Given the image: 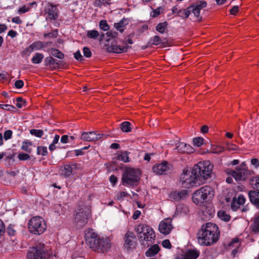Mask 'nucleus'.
Returning <instances> with one entry per match:
<instances>
[{
	"instance_id": "1",
	"label": "nucleus",
	"mask_w": 259,
	"mask_h": 259,
	"mask_svg": "<svg viewBox=\"0 0 259 259\" xmlns=\"http://www.w3.org/2000/svg\"><path fill=\"white\" fill-rule=\"evenodd\" d=\"M220 237L217 225L212 223L203 224L197 233V241L200 245L210 246L216 243Z\"/></svg>"
},
{
	"instance_id": "2",
	"label": "nucleus",
	"mask_w": 259,
	"mask_h": 259,
	"mask_svg": "<svg viewBox=\"0 0 259 259\" xmlns=\"http://www.w3.org/2000/svg\"><path fill=\"white\" fill-rule=\"evenodd\" d=\"M86 241L91 248L98 252L104 253L107 252L111 247L109 238L107 237H98L94 233L92 234L90 237L87 236Z\"/></svg>"
},
{
	"instance_id": "3",
	"label": "nucleus",
	"mask_w": 259,
	"mask_h": 259,
	"mask_svg": "<svg viewBox=\"0 0 259 259\" xmlns=\"http://www.w3.org/2000/svg\"><path fill=\"white\" fill-rule=\"evenodd\" d=\"M193 173L196 175L201 182L210 178L213 168V165L209 161H201L193 166Z\"/></svg>"
},
{
	"instance_id": "4",
	"label": "nucleus",
	"mask_w": 259,
	"mask_h": 259,
	"mask_svg": "<svg viewBox=\"0 0 259 259\" xmlns=\"http://www.w3.org/2000/svg\"><path fill=\"white\" fill-rule=\"evenodd\" d=\"M138 233L140 241L145 245L146 242L149 245L153 243L155 238V234L153 229L146 224H140L136 228Z\"/></svg>"
},
{
	"instance_id": "5",
	"label": "nucleus",
	"mask_w": 259,
	"mask_h": 259,
	"mask_svg": "<svg viewBox=\"0 0 259 259\" xmlns=\"http://www.w3.org/2000/svg\"><path fill=\"white\" fill-rule=\"evenodd\" d=\"M214 191L209 186H204L195 191L192 194L193 202L197 205L203 203L207 199H211L214 196Z\"/></svg>"
},
{
	"instance_id": "6",
	"label": "nucleus",
	"mask_w": 259,
	"mask_h": 259,
	"mask_svg": "<svg viewBox=\"0 0 259 259\" xmlns=\"http://www.w3.org/2000/svg\"><path fill=\"white\" fill-rule=\"evenodd\" d=\"M180 183L183 188H190L201 184L196 175L193 173V168L191 171L184 169L180 176Z\"/></svg>"
},
{
	"instance_id": "7",
	"label": "nucleus",
	"mask_w": 259,
	"mask_h": 259,
	"mask_svg": "<svg viewBox=\"0 0 259 259\" xmlns=\"http://www.w3.org/2000/svg\"><path fill=\"white\" fill-rule=\"evenodd\" d=\"M141 173L138 169L128 168L124 172L122 177V182L124 185L137 186L140 179Z\"/></svg>"
},
{
	"instance_id": "8",
	"label": "nucleus",
	"mask_w": 259,
	"mask_h": 259,
	"mask_svg": "<svg viewBox=\"0 0 259 259\" xmlns=\"http://www.w3.org/2000/svg\"><path fill=\"white\" fill-rule=\"evenodd\" d=\"M28 228L30 233L40 235L47 228V225L44 219L40 217H34L29 221Z\"/></svg>"
},
{
	"instance_id": "9",
	"label": "nucleus",
	"mask_w": 259,
	"mask_h": 259,
	"mask_svg": "<svg viewBox=\"0 0 259 259\" xmlns=\"http://www.w3.org/2000/svg\"><path fill=\"white\" fill-rule=\"evenodd\" d=\"M44 244H40L32 247L27 253L28 259H48L50 254L45 250Z\"/></svg>"
},
{
	"instance_id": "10",
	"label": "nucleus",
	"mask_w": 259,
	"mask_h": 259,
	"mask_svg": "<svg viewBox=\"0 0 259 259\" xmlns=\"http://www.w3.org/2000/svg\"><path fill=\"white\" fill-rule=\"evenodd\" d=\"M89 212L85 207L77 208L74 217V223L77 228H81L88 223Z\"/></svg>"
},
{
	"instance_id": "11",
	"label": "nucleus",
	"mask_w": 259,
	"mask_h": 259,
	"mask_svg": "<svg viewBox=\"0 0 259 259\" xmlns=\"http://www.w3.org/2000/svg\"><path fill=\"white\" fill-rule=\"evenodd\" d=\"M153 172L158 175H166L170 173L172 169V165L166 161L157 163L152 167Z\"/></svg>"
},
{
	"instance_id": "12",
	"label": "nucleus",
	"mask_w": 259,
	"mask_h": 259,
	"mask_svg": "<svg viewBox=\"0 0 259 259\" xmlns=\"http://www.w3.org/2000/svg\"><path fill=\"white\" fill-rule=\"evenodd\" d=\"M103 137L105 138H107V136L104 134H98L96 132H83L81 136V139L85 141H97Z\"/></svg>"
},
{
	"instance_id": "13",
	"label": "nucleus",
	"mask_w": 259,
	"mask_h": 259,
	"mask_svg": "<svg viewBox=\"0 0 259 259\" xmlns=\"http://www.w3.org/2000/svg\"><path fill=\"white\" fill-rule=\"evenodd\" d=\"M171 222L172 220L170 218H166L162 220L159 225V232L165 235L168 234L173 228Z\"/></svg>"
},
{
	"instance_id": "14",
	"label": "nucleus",
	"mask_w": 259,
	"mask_h": 259,
	"mask_svg": "<svg viewBox=\"0 0 259 259\" xmlns=\"http://www.w3.org/2000/svg\"><path fill=\"white\" fill-rule=\"evenodd\" d=\"M231 174L236 181H244L249 174V171L245 168L237 167L236 170L231 171Z\"/></svg>"
},
{
	"instance_id": "15",
	"label": "nucleus",
	"mask_w": 259,
	"mask_h": 259,
	"mask_svg": "<svg viewBox=\"0 0 259 259\" xmlns=\"http://www.w3.org/2000/svg\"><path fill=\"white\" fill-rule=\"evenodd\" d=\"M78 168L79 164L76 163L65 164L62 168V174L65 178H68L72 174L73 170H76Z\"/></svg>"
},
{
	"instance_id": "16",
	"label": "nucleus",
	"mask_w": 259,
	"mask_h": 259,
	"mask_svg": "<svg viewBox=\"0 0 259 259\" xmlns=\"http://www.w3.org/2000/svg\"><path fill=\"white\" fill-rule=\"evenodd\" d=\"M125 242L124 246L127 249L134 248L135 246L136 238L134 234L131 232H127L125 235Z\"/></svg>"
},
{
	"instance_id": "17",
	"label": "nucleus",
	"mask_w": 259,
	"mask_h": 259,
	"mask_svg": "<svg viewBox=\"0 0 259 259\" xmlns=\"http://www.w3.org/2000/svg\"><path fill=\"white\" fill-rule=\"evenodd\" d=\"M124 46H120L116 45H112L108 47L107 50L108 52L114 53H122L126 52L127 50L131 47L126 45V42H124Z\"/></svg>"
},
{
	"instance_id": "18",
	"label": "nucleus",
	"mask_w": 259,
	"mask_h": 259,
	"mask_svg": "<svg viewBox=\"0 0 259 259\" xmlns=\"http://www.w3.org/2000/svg\"><path fill=\"white\" fill-rule=\"evenodd\" d=\"M46 19L51 20H55L58 17L57 9L56 6L51 5L50 6L46 9Z\"/></svg>"
},
{
	"instance_id": "19",
	"label": "nucleus",
	"mask_w": 259,
	"mask_h": 259,
	"mask_svg": "<svg viewBox=\"0 0 259 259\" xmlns=\"http://www.w3.org/2000/svg\"><path fill=\"white\" fill-rule=\"evenodd\" d=\"M188 190H186L172 192L170 194L169 197L175 201H178L186 198L188 195Z\"/></svg>"
},
{
	"instance_id": "20",
	"label": "nucleus",
	"mask_w": 259,
	"mask_h": 259,
	"mask_svg": "<svg viewBox=\"0 0 259 259\" xmlns=\"http://www.w3.org/2000/svg\"><path fill=\"white\" fill-rule=\"evenodd\" d=\"M176 149L179 153H192L194 151V148L190 145L184 142H179L177 145Z\"/></svg>"
},
{
	"instance_id": "21",
	"label": "nucleus",
	"mask_w": 259,
	"mask_h": 259,
	"mask_svg": "<svg viewBox=\"0 0 259 259\" xmlns=\"http://www.w3.org/2000/svg\"><path fill=\"white\" fill-rule=\"evenodd\" d=\"M47 44L44 42L37 41L32 43L28 48H27L25 52L26 53H31L34 51L40 50L46 46Z\"/></svg>"
},
{
	"instance_id": "22",
	"label": "nucleus",
	"mask_w": 259,
	"mask_h": 259,
	"mask_svg": "<svg viewBox=\"0 0 259 259\" xmlns=\"http://www.w3.org/2000/svg\"><path fill=\"white\" fill-rule=\"evenodd\" d=\"M245 202V198L242 195H239L237 197H234L233 198L231 203V208L233 211H236L239 208V206L236 205L237 203L239 205H242Z\"/></svg>"
},
{
	"instance_id": "23",
	"label": "nucleus",
	"mask_w": 259,
	"mask_h": 259,
	"mask_svg": "<svg viewBox=\"0 0 259 259\" xmlns=\"http://www.w3.org/2000/svg\"><path fill=\"white\" fill-rule=\"evenodd\" d=\"M250 201L257 208H259V192L250 191L248 193Z\"/></svg>"
},
{
	"instance_id": "24",
	"label": "nucleus",
	"mask_w": 259,
	"mask_h": 259,
	"mask_svg": "<svg viewBox=\"0 0 259 259\" xmlns=\"http://www.w3.org/2000/svg\"><path fill=\"white\" fill-rule=\"evenodd\" d=\"M199 254V251L196 249H189L184 254L183 259H196Z\"/></svg>"
},
{
	"instance_id": "25",
	"label": "nucleus",
	"mask_w": 259,
	"mask_h": 259,
	"mask_svg": "<svg viewBox=\"0 0 259 259\" xmlns=\"http://www.w3.org/2000/svg\"><path fill=\"white\" fill-rule=\"evenodd\" d=\"M45 63L46 65L50 66L53 69L57 68L60 65V62L59 61H57L56 59L51 56L46 58Z\"/></svg>"
},
{
	"instance_id": "26",
	"label": "nucleus",
	"mask_w": 259,
	"mask_h": 259,
	"mask_svg": "<svg viewBox=\"0 0 259 259\" xmlns=\"http://www.w3.org/2000/svg\"><path fill=\"white\" fill-rule=\"evenodd\" d=\"M160 248L157 244H154L149 248L145 254L148 257L153 256L156 255L159 251Z\"/></svg>"
},
{
	"instance_id": "27",
	"label": "nucleus",
	"mask_w": 259,
	"mask_h": 259,
	"mask_svg": "<svg viewBox=\"0 0 259 259\" xmlns=\"http://www.w3.org/2000/svg\"><path fill=\"white\" fill-rule=\"evenodd\" d=\"M128 23V20L126 19H122L118 23L114 24L115 28L122 32L123 31L125 26Z\"/></svg>"
},
{
	"instance_id": "28",
	"label": "nucleus",
	"mask_w": 259,
	"mask_h": 259,
	"mask_svg": "<svg viewBox=\"0 0 259 259\" xmlns=\"http://www.w3.org/2000/svg\"><path fill=\"white\" fill-rule=\"evenodd\" d=\"M130 154V153L127 151H122L118 155L117 159L125 163L129 162L131 161L129 157Z\"/></svg>"
},
{
	"instance_id": "29",
	"label": "nucleus",
	"mask_w": 259,
	"mask_h": 259,
	"mask_svg": "<svg viewBox=\"0 0 259 259\" xmlns=\"http://www.w3.org/2000/svg\"><path fill=\"white\" fill-rule=\"evenodd\" d=\"M214 211L213 210H207V208L203 210L201 212V219L203 220H210L213 216Z\"/></svg>"
},
{
	"instance_id": "30",
	"label": "nucleus",
	"mask_w": 259,
	"mask_h": 259,
	"mask_svg": "<svg viewBox=\"0 0 259 259\" xmlns=\"http://www.w3.org/2000/svg\"><path fill=\"white\" fill-rule=\"evenodd\" d=\"M233 245H234L235 248L232 250V254L235 256L238 252V248L240 245L239 239L238 238H234L228 244V246L230 247Z\"/></svg>"
},
{
	"instance_id": "31",
	"label": "nucleus",
	"mask_w": 259,
	"mask_h": 259,
	"mask_svg": "<svg viewBox=\"0 0 259 259\" xmlns=\"http://www.w3.org/2000/svg\"><path fill=\"white\" fill-rule=\"evenodd\" d=\"M50 53L52 56L60 59H62L64 57V54L57 49H51Z\"/></svg>"
},
{
	"instance_id": "32",
	"label": "nucleus",
	"mask_w": 259,
	"mask_h": 259,
	"mask_svg": "<svg viewBox=\"0 0 259 259\" xmlns=\"http://www.w3.org/2000/svg\"><path fill=\"white\" fill-rule=\"evenodd\" d=\"M120 129L123 132L128 133L131 131V123L128 121H124L121 123Z\"/></svg>"
},
{
	"instance_id": "33",
	"label": "nucleus",
	"mask_w": 259,
	"mask_h": 259,
	"mask_svg": "<svg viewBox=\"0 0 259 259\" xmlns=\"http://www.w3.org/2000/svg\"><path fill=\"white\" fill-rule=\"evenodd\" d=\"M44 58V55L42 54L36 53L31 59V61L34 64H39L42 62Z\"/></svg>"
},
{
	"instance_id": "34",
	"label": "nucleus",
	"mask_w": 259,
	"mask_h": 259,
	"mask_svg": "<svg viewBox=\"0 0 259 259\" xmlns=\"http://www.w3.org/2000/svg\"><path fill=\"white\" fill-rule=\"evenodd\" d=\"M218 217L222 220L228 222L230 220L231 217L224 211H219L218 212Z\"/></svg>"
},
{
	"instance_id": "35",
	"label": "nucleus",
	"mask_w": 259,
	"mask_h": 259,
	"mask_svg": "<svg viewBox=\"0 0 259 259\" xmlns=\"http://www.w3.org/2000/svg\"><path fill=\"white\" fill-rule=\"evenodd\" d=\"M34 5H36V3L35 2L30 3L28 6L24 5L22 7L20 8L18 10V12L19 14H23L28 11H29L30 9V6H33Z\"/></svg>"
},
{
	"instance_id": "36",
	"label": "nucleus",
	"mask_w": 259,
	"mask_h": 259,
	"mask_svg": "<svg viewBox=\"0 0 259 259\" xmlns=\"http://www.w3.org/2000/svg\"><path fill=\"white\" fill-rule=\"evenodd\" d=\"M190 11L189 7L187 9L179 10L178 11V16L183 18H187L190 15Z\"/></svg>"
},
{
	"instance_id": "37",
	"label": "nucleus",
	"mask_w": 259,
	"mask_h": 259,
	"mask_svg": "<svg viewBox=\"0 0 259 259\" xmlns=\"http://www.w3.org/2000/svg\"><path fill=\"white\" fill-rule=\"evenodd\" d=\"M167 26V23L166 22L160 23L156 26V30L159 33H163Z\"/></svg>"
},
{
	"instance_id": "38",
	"label": "nucleus",
	"mask_w": 259,
	"mask_h": 259,
	"mask_svg": "<svg viewBox=\"0 0 259 259\" xmlns=\"http://www.w3.org/2000/svg\"><path fill=\"white\" fill-rule=\"evenodd\" d=\"M87 36L90 38L97 39L99 36V33L96 30H89L87 31Z\"/></svg>"
},
{
	"instance_id": "39",
	"label": "nucleus",
	"mask_w": 259,
	"mask_h": 259,
	"mask_svg": "<svg viewBox=\"0 0 259 259\" xmlns=\"http://www.w3.org/2000/svg\"><path fill=\"white\" fill-rule=\"evenodd\" d=\"M189 9L190 13H191V12H192L194 14V16L196 17L199 16L200 9H199L198 7L195 6L194 5H193L189 7Z\"/></svg>"
},
{
	"instance_id": "40",
	"label": "nucleus",
	"mask_w": 259,
	"mask_h": 259,
	"mask_svg": "<svg viewBox=\"0 0 259 259\" xmlns=\"http://www.w3.org/2000/svg\"><path fill=\"white\" fill-rule=\"evenodd\" d=\"M31 145V143L30 142L24 141L22 143V145L21 146V149L27 152L28 153H31V149L30 148V146Z\"/></svg>"
},
{
	"instance_id": "41",
	"label": "nucleus",
	"mask_w": 259,
	"mask_h": 259,
	"mask_svg": "<svg viewBox=\"0 0 259 259\" xmlns=\"http://www.w3.org/2000/svg\"><path fill=\"white\" fill-rule=\"evenodd\" d=\"M47 148L46 147L38 146L37 148V154L45 156L47 154Z\"/></svg>"
},
{
	"instance_id": "42",
	"label": "nucleus",
	"mask_w": 259,
	"mask_h": 259,
	"mask_svg": "<svg viewBox=\"0 0 259 259\" xmlns=\"http://www.w3.org/2000/svg\"><path fill=\"white\" fill-rule=\"evenodd\" d=\"M30 133L32 135H34L35 137L40 138L43 135L44 132H43V131H42L41 130L33 129V130H30Z\"/></svg>"
},
{
	"instance_id": "43",
	"label": "nucleus",
	"mask_w": 259,
	"mask_h": 259,
	"mask_svg": "<svg viewBox=\"0 0 259 259\" xmlns=\"http://www.w3.org/2000/svg\"><path fill=\"white\" fill-rule=\"evenodd\" d=\"M99 27L103 31H107L109 29V25L106 20H101L99 22Z\"/></svg>"
},
{
	"instance_id": "44",
	"label": "nucleus",
	"mask_w": 259,
	"mask_h": 259,
	"mask_svg": "<svg viewBox=\"0 0 259 259\" xmlns=\"http://www.w3.org/2000/svg\"><path fill=\"white\" fill-rule=\"evenodd\" d=\"M150 42L152 45L157 46L161 44V38L158 36L156 35L153 37H151L150 39Z\"/></svg>"
},
{
	"instance_id": "45",
	"label": "nucleus",
	"mask_w": 259,
	"mask_h": 259,
	"mask_svg": "<svg viewBox=\"0 0 259 259\" xmlns=\"http://www.w3.org/2000/svg\"><path fill=\"white\" fill-rule=\"evenodd\" d=\"M251 184L253 188L259 191V177H254L251 179Z\"/></svg>"
},
{
	"instance_id": "46",
	"label": "nucleus",
	"mask_w": 259,
	"mask_h": 259,
	"mask_svg": "<svg viewBox=\"0 0 259 259\" xmlns=\"http://www.w3.org/2000/svg\"><path fill=\"white\" fill-rule=\"evenodd\" d=\"M203 139L201 137H196L193 139V142L195 146L197 147L201 146L203 143Z\"/></svg>"
},
{
	"instance_id": "47",
	"label": "nucleus",
	"mask_w": 259,
	"mask_h": 259,
	"mask_svg": "<svg viewBox=\"0 0 259 259\" xmlns=\"http://www.w3.org/2000/svg\"><path fill=\"white\" fill-rule=\"evenodd\" d=\"M25 104L26 101L24 100H23L22 98L19 97L16 99V106L18 108H21L23 107V106H24Z\"/></svg>"
},
{
	"instance_id": "48",
	"label": "nucleus",
	"mask_w": 259,
	"mask_h": 259,
	"mask_svg": "<svg viewBox=\"0 0 259 259\" xmlns=\"http://www.w3.org/2000/svg\"><path fill=\"white\" fill-rule=\"evenodd\" d=\"M58 33V29L52 31L51 32L47 33L44 34L45 37H48L50 38H56L57 37Z\"/></svg>"
},
{
	"instance_id": "49",
	"label": "nucleus",
	"mask_w": 259,
	"mask_h": 259,
	"mask_svg": "<svg viewBox=\"0 0 259 259\" xmlns=\"http://www.w3.org/2000/svg\"><path fill=\"white\" fill-rule=\"evenodd\" d=\"M18 158L20 160H26L30 159V157L27 153H20L18 155Z\"/></svg>"
},
{
	"instance_id": "50",
	"label": "nucleus",
	"mask_w": 259,
	"mask_h": 259,
	"mask_svg": "<svg viewBox=\"0 0 259 259\" xmlns=\"http://www.w3.org/2000/svg\"><path fill=\"white\" fill-rule=\"evenodd\" d=\"M253 231L256 232H259V215L255 218L254 220Z\"/></svg>"
},
{
	"instance_id": "51",
	"label": "nucleus",
	"mask_w": 259,
	"mask_h": 259,
	"mask_svg": "<svg viewBox=\"0 0 259 259\" xmlns=\"http://www.w3.org/2000/svg\"><path fill=\"white\" fill-rule=\"evenodd\" d=\"M194 5L201 10L206 6L207 3L204 1H200L197 2Z\"/></svg>"
},
{
	"instance_id": "52",
	"label": "nucleus",
	"mask_w": 259,
	"mask_h": 259,
	"mask_svg": "<svg viewBox=\"0 0 259 259\" xmlns=\"http://www.w3.org/2000/svg\"><path fill=\"white\" fill-rule=\"evenodd\" d=\"M13 132L11 130H7L4 134V138L5 140H8L12 138Z\"/></svg>"
},
{
	"instance_id": "53",
	"label": "nucleus",
	"mask_w": 259,
	"mask_h": 259,
	"mask_svg": "<svg viewBox=\"0 0 259 259\" xmlns=\"http://www.w3.org/2000/svg\"><path fill=\"white\" fill-rule=\"evenodd\" d=\"M83 55L87 58H90L92 56V53L90 49L88 47H84L83 48Z\"/></svg>"
},
{
	"instance_id": "54",
	"label": "nucleus",
	"mask_w": 259,
	"mask_h": 259,
	"mask_svg": "<svg viewBox=\"0 0 259 259\" xmlns=\"http://www.w3.org/2000/svg\"><path fill=\"white\" fill-rule=\"evenodd\" d=\"M74 57L76 60L79 61H82L83 60V57L79 50L74 53Z\"/></svg>"
},
{
	"instance_id": "55",
	"label": "nucleus",
	"mask_w": 259,
	"mask_h": 259,
	"mask_svg": "<svg viewBox=\"0 0 259 259\" xmlns=\"http://www.w3.org/2000/svg\"><path fill=\"white\" fill-rule=\"evenodd\" d=\"M163 11V9L161 7H158L157 9H155L153 11V17H157L158 15H159Z\"/></svg>"
},
{
	"instance_id": "56",
	"label": "nucleus",
	"mask_w": 259,
	"mask_h": 259,
	"mask_svg": "<svg viewBox=\"0 0 259 259\" xmlns=\"http://www.w3.org/2000/svg\"><path fill=\"white\" fill-rule=\"evenodd\" d=\"M162 246L165 248L170 249L171 247V243L169 240L165 239L162 242Z\"/></svg>"
},
{
	"instance_id": "57",
	"label": "nucleus",
	"mask_w": 259,
	"mask_h": 259,
	"mask_svg": "<svg viewBox=\"0 0 259 259\" xmlns=\"http://www.w3.org/2000/svg\"><path fill=\"white\" fill-rule=\"evenodd\" d=\"M24 85V82L22 80H18L15 83V87L17 89H21Z\"/></svg>"
},
{
	"instance_id": "58",
	"label": "nucleus",
	"mask_w": 259,
	"mask_h": 259,
	"mask_svg": "<svg viewBox=\"0 0 259 259\" xmlns=\"http://www.w3.org/2000/svg\"><path fill=\"white\" fill-rule=\"evenodd\" d=\"M127 195V193L125 192L122 191L118 193V194L116 195L117 199L120 200L123 197H126Z\"/></svg>"
},
{
	"instance_id": "59",
	"label": "nucleus",
	"mask_w": 259,
	"mask_h": 259,
	"mask_svg": "<svg viewBox=\"0 0 259 259\" xmlns=\"http://www.w3.org/2000/svg\"><path fill=\"white\" fill-rule=\"evenodd\" d=\"M7 232L10 236H14L15 233V230L11 226L8 227Z\"/></svg>"
},
{
	"instance_id": "60",
	"label": "nucleus",
	"mask_w": 259,
	"mask_h": 259,
	"mask_svg": "<svg viewBox=\"0 0 259 259\" xmlns=\"http://www.w3.org/2000/svg\"><path fill=\"white\" fill-rule=\"evenodd\" d=\"M61 142L63 144H66L69 142V137L68 135H63L61 138Z\"/></svg>"
},
{
	"instance_id": "61",
	"label": "nucleus",
	"mask_w": 259,
	"mask_h": 259,
	"mask_svg": "<svg viewBox=\"0 0 259 259\" xmlns=\"http://www.w3.org/2000/svg\"><path fill=\"white\" fill-rule=\"evenodd\" d=\"M239 10V7L238 6H234L230 10V13L231 15H235L238 12Z\"/></svg>"
},
{
	"instance_id": "62",
	"label": "nucleus",
	"mask_w": 259,
	"mask_h": 259,
	"mask_svg": "<svg viewBox=\"0 0 259 259\" xmlns=\"http://www.w3.org/2000/svg\"><path fill=\"white\" fill-rule=\"evenodd\" d=\"M5 227L3 222L0 220V236H1L5 232Z\"/></svg>"
},
{
	"instance_id": "63",
	"label": "nucleus",
	"mask_w": 259,
	"mask_h": 259,
	"mask_svg": "<svg viewBox=\"0 0 259 259\" xmlns=\"http://www.w3.org/2000/svg\"><path fill=\"white\" fill-rule=\"evenodd\" d=\"M12 21L14 23H15L17 24H20L22 23V21L18 17H15L12 18Z\"/></svg>"
},
{
	"instance_id": "64",
	"label": "nucleus",
	"mask_w": 259,
	"mask_h": 259,
	"mask_svg": "<svg viewBox=\"0 0 259 259\" xmlns=\"http://www.w3.org/2000/svg\"><path fill=\"white\" fill-rule=\"evenodd\" d=\"M251 163L254 165L256 167L259 166V161L256 158H253L251 160Z\"/></svg>"
}]
</instances>
